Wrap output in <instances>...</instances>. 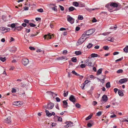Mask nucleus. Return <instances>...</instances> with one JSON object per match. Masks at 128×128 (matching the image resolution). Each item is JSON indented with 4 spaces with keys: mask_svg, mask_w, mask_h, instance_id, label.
<instances>
[{
    "mask_svg": "<svg viewBox=\"0 0 128 128\" xmlns=\"http://www.w3.org/2000/svg\"><path fill=\"white\" fill-rule=\"evenodd\" d=\"M88 38V37H86L85 35L83 34L82 36L78 41L76 43V45L78 46L82 44L86 40V39Z\"/></svg>",
    "mask_w": 128,
    "mask_h": 128,
    "instance_id": "2",
    "label": "nucleus"
},
{
    "mask_svg": "<svg viewBox=\"0 0 128 128\" xmlns=\"http://www.w3.org/2000/svg\"><path fill=\"white\" fill-rule=\"evenodd\" d=\"M59 7L62 11H63L64 10V8L63 7L60 5H59Z\"/></svg>",
    "mask_w": 128,
    "mask_h": 128,
    "instance_id": "59",
    "label": "nucleus"
},
{
    "mask_svg": "<svg viewBox=\"0 0 128 128\" xmlns=\"http://www.w3.org/2000/svg\"><path fill=\"white\" fill-rule=\"evenodd\" d=\"M76 9L73 6H70L68 8L69 12H70L73 11L74 10H76Z\"/></svg>",
    "mask_w": 128,
    "mask_h": 128,
    "instance_id": "22",
    "label": "nucleus"
},
{
    "mask_svg": "<svg viewBox=\"0 0 128 128\" xmlns=\"http://www.w3.org/2000/svg\"><path fill=\"white\" fill-rule=\"evenodd\" d=\"M22 64L24 66L27 65L29 63L28 59L26 58H23L22 61Z\"/></svg>",
    "mask_w": 128,
    "mask_h": 128,
    "instance_id": "4",
    "label": "nucleus"
},
{
    "mask_svg": "<svg viewBox=\"0 0 128 128\" xmlns=\"http://www.w3.org/2000/svg\"><path fill=\"white\" fill-rule=\"evenodd\" d=\"M56 101L58 102H60V99L58 97H56Z\"/></svg>",
    "mask_w": 128,
    "mask_h": 128,
    "instance_id": "57",
    "label": "nucleus"
},
{
    "mask_svg": "<svg viewBox=\"0 0 128 128\" xmlns=\"http://www.w3.org/2000/svg\"><path fill=\"white\" fill-rule=\"evenodd\" d=\"M90 81L88 80H86L83 83V84H84L85 85L86 84L88 83V82H90Z\"/></svg>",
    "mask_w": 128,
    "mask_h": 128,
    "instance_id": "43",
    "label": "nucleus"
},
{
    "mask_svg": "<svg viewBox=\"0 0 128 128\" xmlns=\"http://www.w3.org/2000/svg\"><path fill=\"white\" fill-rule=\"evenodd\" d=\"M67 17H69L67 19L68 21L72 24H73L74 22V19L69 15L67 16Z\"/></svg>",
    "mask_w": 128,
    "mask_h": 128,
    "instance_id": "5",
    "label": "nucleus"
},
{
    "mask_svg": "<svg viewBox=\"0 0 128 128\" xmlns=\"http://www.w3.org/2000/svg\"><path fill=\"white\" fill-rule=\"evenodd\" d=\"M102 112L101 111L99 112L96 114V115L98 116H100L101 115Z\"/></svg>",
    "mask_w": 128,
    "mask_h": 128,
    "instance_id": "46",
    "label": "nucleus"
},
{
    "mask_svg": "<svg viewBox=\"0 0 128 128\" xmlns=\"http://www.w3.org/2000/svg\"><path fill=\"white\" fill-rule=\"evenodd\" d=\"M101 100L104 102H106L108 100V97L106 95H104L102 96Z\"/></svg>",
    "mask_w": 128,
    "mask_h": 128,
    "instance_id": "14",
    "label": "nucleus"
},
{
    "mask_svg": "<svg viewBox=\"0 0 128 128\" xmlns=\"http://www.w3.org/2000/svg\"><path fill=\"white\" fill-rule=\"evenodd\" d=\"M75 54L76 55H81L82 54V52L80 51H76L75 52Z\"/></svg>",
    "mask_w": 128,
    "mask_h": 128,
    "instance_id": "24",
    "label": "nucleus"
},
{
    "mask_svg": "<svg viewBox=\"0 0 128 128\" xmlns=\"http://www.w3.org/2000/svg\"><path fill=\"white\" fill-rule=\"evenodd\" d=\"M68 51L66 50H64L63 51L62 53L64 54H67Z\"/></svg>",
    "mask_w": 128,
    "mask_h": 128,
    "instance_id": "56",
    "label": "nucleus"
},
{
    "mask_svg": "<svg viewBox=\"0 0 128 128\" xmlns=\"http://www.w3.org/2000/svg\"><path fill=\"white\" fill-rule=\"evenodd\" d=\"M16 28H17V30L18 31H21L23 28V27L21 26H18V25H16Z\"/></svg>",
    "mask_w": 128,
    "mask_h": 128,
    "instance_id": "21",
    "label": "nucleus"
},
{
    "mask_svg": "<svg viewBox=\"0 0 128 128\" xmlns=\"http://www.w3.org/2000/svg\"><path fill=\"white\" fill-rule=\"evenodd\" d=\"M93 124H91L90 123H88L87 124V126L88 127H90L92 126Z\"/></svg>",
    "mask_w": 128,
    "mask_h": 128,
    "instance_id": "52",
    "label": "nucleus"
},
{
    "mask_svg": "<svg viewBox=\"0 0 128 128\" xmlns=\"http://www.w3.org/2000/svg\"><path fill=\"white\" fill-rule=\"evenodd\" d=\"M76 106L78 108H80V107L81 106L78 103H76L75 104Z\"/></svg>",
    "mask_w": 128,
    "mask_h": 128,
    "instance_id": "41",
    "label": "nucleus"
},
{
    "mask_svg": "<svg viewBox=\"0 0 128 128\" xmlns=\"http://www.w3.org/2000/svg\"><path fill=\"white\" fill-rule=\"evenodd\" d=\"M110 32H105L103 33L102 34L104 36H106L109 34Z\"/></svg>",
    "mask_w": 128,
    "mask_h": 128,
    "instance_id": "50",
    "label": "nucleus"
},
{
    "mask_svg": "<svg viewBox=\"0 0 128 128\" xmlns=\"http://www.w3.org/2000/svg\"><path fill=\"white\" fill-rule=\"evenodd\" d=\"M54 106V104L53 103L50 102L48 104L47 106V108L49 110L52 109L53 108Z\"/></svg>",
    "mask_w": 128,
    "mask_h": 128,
    "instance_id": "6",
    "label": "nucleus"
},
{
    "mask_svg": "<svg viewBox=\"0 0 128 128\" xmlns=\"http://www.w3.org/2000/svg\"><path fill=\"white\" fill-rule=\"evenodd\" d=\"M63 106L64 108H66L68 106V103L66 100H64L63 102Z\"/></svg>",
    "mask_w": 128,
    "mask_h": 128,
    "instance_id": "15",
    "label": "nucleus"
},
{
    "mask_svg": "<svg viewBox=\"0 0 128 128\" xmlns=\"http://www.w3.org/2000/svg\"><path fill=\"white\" fill-rule=\"evenodd\" d=\"M16 48H13L10 50V51L12 52H15L16 51Z\"/></svg>",
    "mask_w": 128,
    "mask_h": 128,
    "instance_id": "30",
    "label": "nucleus"
},
{
    "mask_svg": "<svg viewBox=\"0 0 128 128\" xmlns=\"http://www.w3.org/2000/svg\"><path fill=\"white\" fill-rule=\"evenodd\" d=\"M119 5V3H116L114 2H110L108 4L106 5L105 7L108 8V10L110 12H112L113 10L110 8L113 7L114 8H117Z\"/></svg>",
    "mask_w": 128,
    "mask_h": 128,
    "instance_id": "1",
    "label": "nucleus"
},
{
    "mask_svg": "<svg viewBox=\"0 0 128 128\" xmlns=\"http://www.w3.org/2000/svg\"><path fill=\"white\" fill-rule=\"evenodd\" d=\"M103 48L105 50H108L109 49V48L108 46H104L103 47Z\"/></svg>",
    "mask_w": 128,
    "mask_h": 128,
    "instance_id": "39",
    "label": "nucleus"
},
{
    "mask_svg": "<svg viewBox=\"0 0 128 128\" xmlns=\"http://www.w3.org/2000/svg\"><path fill=\"white\" fill-rule=\"evenodd\" d=\"M110 87V82H107L106 84V87L107 88H109Z\"/></svg>",
    "mask_w": 128,
    "mask_h": 128,
    "instance_id": "31",
    "label": "nucleus"
},
{
    "mask_svg": "<svg viewBox=\"0 0 128 128\" xmlns=\"http://www.w3.org/2000/svg\"><path fill=\"white\" fill-rule=\"evenodd\" d=\"M38 11L40 12H43L44 10L40 8L38 10Z\"/></svg>",
    "mask_w": 128,
    "mask_h": 128,
    "instance_id": "47",
    "label": "nucleus"
},
{
    "mask_svg": "<svg viewBox=\"0 0 128 128\" xmlns=\"http://www.w3.org/2000/svg\"><path fill=\"white\" fill-rule=\"evenodd\" d=\"M47 93H49V94H52V96H53V94H55L53 92H51V91H49V92H47Z\"/></svg>",
    "mask_w": 128,
    "mask_h": 128,
    "instance_id": "58",
    "label": "nucleus"
},
{
    "mask_svg": "<svg viewBox=\"0 0 128 128\" xmlns=\"http://www.w3.org/2000/svg\"><path fill=\"white\" fill-rule=\"evenodd\" d=\"M83 16L81 15H79L78 16V20H82L83 19Z\"/></svg>",
    "mask_w": 128,
    "mask_h": 128,
    "instance_id": "34",
    "label": "nucleus"
},
{
    "mask_svg": "<svg viewBox=\"0 0 128 128\" xmlns=\"http://www.w3.org/2000/svg\"><path fill=\"white\" fill-rule=\"evenodd\" d=\"M16 92V90L14 88H12V93Z\"/></svg>",
    "mask_w": 128,
    "mask_h": 128,
    "instance_id": "51",
    "label": "nucleus"
},
{
    "mask_svg": "<svg viewBox=\"0 0 128 128\" xmlns=\"http://www.w3.org/2000/svg\"><path fill=\"white\" fill-rule=\"evenodd\" d=\"M57 120L60 121V122H62V118L58 116V118H57Z\"/></svg>",
    "mask_w": 128,
    "mask_h": 128,
    "instance_id": "44",
    "label": "nucleus"
},
{
    "mask_svg": "<svg viewBox=\"0 0 128 128\" xmlns=\"http://www.w3.org/2000/svg\"><path fill=\"white\" fill-rule=\"evenodd\" d=\"M29 25L31 27H34L36 26V25L32 23H30L29 24V25H28L27 26L28 27Z\"/></svg>",
    "mask_w": 128,
    "mask_h": 128,
    "instance_id": "28",
    "label": "nucleus"
},
{
    "mask_svg": "<svg viewBox=\"0 0 128 128\" xmlns=\"http://www.w3.org/2000/svg\"><path fill=\"white\" fill-rule=\"evenodd\" d=\"M123 72V70L122 69H120L116 72V73L118 74H120L122 73Z\"/></svg>",
    "mask_w": 128,
    "mask_h": 128,
    "instance_id": "37",
    "label": "nucleus"
},
{
    "mask_svg": "<svg viewBox=\"0 0 128 128\" xmlns=\"http://www.w3.org/2000/svg\"><path fill=\"white\" fill-rule=\"evenodd\" d=\"M86 65L84 64H82L80 65V67L82 68H85L86 67Z\"/></svg>",
    "mask_w": 128,
    "mask_h": 128,
    "instance_id": "53",
    "label": "nucleus"
},
{
    "mask_svg": "<svg viewBox=\"0 0 128 128\" xmlns=\"http://www.w3.org/2000/svg\"><path fill=\"white\" fill-rule=\"evenodd\" d=\"M63 59H65L66 60H67V58L64 56L56 58L57 60H63Z\"/></svg>",
    "mask_w": 128,
    "mask_h": 128,
    "instance_id": "16",
    "label": "nucleus"
},
{
    "mask_svg": "<svg viewBox=\"0 0 128 128\" xmlns=\"http://www.w3.org/2000/svg\"><path fill=\"white\" fill-rule=\"evenodd\" d=\"M102 69L101 68L100 69L98 70L97 72V75H99L101 73L102 71Z\"/></svg>",
    "mask_w": 128,
    "mask_h": 128,
    "instance_id": "27",
    "label": "nucleus"
},
{
    "mask_svg": "<svg viewBox=\"0 0 128 128\" xmlns=\"http://www.w3.org/2000/svg\"><path fill=\"white\" fill-rule=\"evenodd\" d=\"M10 30V28H6L4 27H1L0 28V31L1 30L4 31L6 32L9 31Z\"/></svg>",
    "mask_w": 128,
    "mask_h": 128,
    "instance_id": "7",
    "label": "nucleus"
},
{
    "mask_svg": "<svg viewBox=\"0 0 128 128\" xmlns=\"http://www.w3.org/2000/svg\"><path fill=\"white\" fill-rule=\"evenodd\" d=\"M92 104L94 106H95L97 104V102L96 101H94L92 102Z\"/></svg>",
    "mask_w": 128,
    "mask_h": 128,
    "instance_id": "63",
    "label": "nucleus"
},
{
    "mask_svg": "<svg viewBox=\"0 0 128 128\" xmlns=\"http://www.w3.org/2000/svg\"><path fill=\"white\" fill-rule=\"evenodd\" d=\"M100 47V46L98 45H96L94 47V48L96 49H98Z\"/></svg>",
    "mask_w": 128,
    "mask_h": 128,
    "instance_id": "64",
    "label": "nucleus"
},
{
    "mask_svg": "<svg viewBox=\"0 0 128 128\" xmlns=\"http://www.w3.org/2000/svg\"><path fill=\"white\" fill-rule=\"evenodd\" d=\"M105 78H106L104 77V78L103 79H99V80H100V82L103 83L104 82V80Z\"/></svg>",
    "mask_w": 128,
    "mask_h": 128,
    "instance_id": "42",
    "label": "nucleus"
},
{
    "mask_svg": "<svg viewBox=\"0 0 128 128\" xmlns=\"http://www.w3.org/2000/svg\"><path fill=\"white\" fill-rule=\"evenodd\" d=\"M45 112L46 113V115L48 117H50L52 115V113H50L49 111L47 110H46Z\"/></svg>",
    "mask_w": 128,
    "mask_h": 128,
    "instance_id": "20",
    "label": "nucleus"
},
{
    "mask_svg": "<svg viewBox=\"0 0 128 128\" xmlns=\"http://www.w3.org/2000/svg\"><path fill=\"white\" fill-rule=\"evenodd\" d=\"M94 29H91L85 32L83 34L85 35L86 37H87V36L91 35L94 32Z\"/></svg>",
    "mask_w": 128,
    "mask_h": 128,
    "instance_id": "3",
    "label": "nucleus"
},
{
    "mask_svg": "<svg viewBox=\"0 0 128 128\" xmlns=\"http://www.w3.org/2000/svg\"><path fill=\"white\" fill-rule=\"evenodd\" d=\"M91 56L92 58H94L96 57H100V56L98 55V54H95V53H92V54L91 55Z\"/></svg>",
    "mask_w": 128,
    "mask_h": 128,
    "instance_id": "19",
    "label": "nucleus"
},
{
    "mask_svg": "<svg viewBox=\"0 0 128 128\" xmlns=\"http://www.w3.org/2000/svg\"><path fill=\"white\" fill-rule=\"evenodd\" d=\"M18 24V23H16V24L13 23L10 25V27L12 28H14L16 26V25Z\"/></svg>",
    "mask_w": 128,
    "mask_h": 128,
    "instance_id": "25",
    "label": "nucleus"
},
{
    "mask_svg": "<svg viewBox=\"0 0 128 128\" xmlns=\"http://www.w3.org/2000/svg\"><path fill=\"white\" fill-rule=\"evenodd\" d=\"M2 19L4 21H6V17L4 15H3L2 16Z\"/></svg>",
    "mask_w": 128,
    "mask_h": 128,
    "instance_id": "40",
    "label": "nucleus"
},
{
    "mask_svg": "<svg viewBox=\"0 0 128 128\" xmlns=\"http://www.w3.org/2000/svg\"><path fill=\"white\" fill-rule=\"evenodd\" d=\"M69 100L74 104L76 101V99L74 96L71 95L69 98Z\"/></svg>",
    "mask_w": 128,
    "mask_h": 128,
    "instance_id": "8",
    "label": "nucleus"
},
{
    "mask_svg": "<svg viewBox=\"0 0 128 128\" xmlns=\"http://www.w3.org/2000/svg\"><path fill=\"white\" fill-rule=\"evenodd\" d=\"M11 122V119L10 117L7 118L5 121V122L8 124L10 123Z\"/></svg>",
    "mask_w": 128,
    "mask_h": 128,
    "instance_id": "12",
    "label": "nucleus"
},
{
    "mask_svg": "<svg viewBox=\"0 0 128 128\" xmlns=\"http://www.w3.org/2000/svg\"><path fill=\"white\" fill-rule=\"evenodd\" d=\"M71 59L72 61L73 62H75L77 61V60L76 57H73Z\"/></svg>",
    "mask_w": 128,
    "mask_h": 128,
    "instance_id": "35",
    "label": "nucleus"
},
{
    "mask_svg": "<svg viewBox=\"0 0 128 128\" xmlns=\"http://www.w3.org/2000/svg\"><path fill=\"white\" fill-rule=\"evenodd\" d=\"M97 20L95 18H94L92 20V22H97Z\"/></svg>",
    "mask_w": 128,
    "mask_h": 128,
    "instance_id": "60",
    "label": "nucleus"
},
{
    "mask_svg": "<svg viewBox=\"0 0 128 128\" xmlns=\"http://www.w3.org/2000/svg\"><path fill=\"white\" fill-rule=\"evenodd\" d=\"M72 4L75 6L77 7L79 5V4L76 2H73Z\"/></svg>",
    "mask_w": 128,
    "mask_h": 128,
    "instance_id": "26",
    "label": "nucleus"
},
{
    "mask_svg": "<svg viewBox=\"0 0 128 128\" xmlns=\"http://www.w3.org/2000/svg\"><path fill=\"white\" fill-rule=\"evenodd\" d=\"M127 81L126 78H124L120 80H119V82L121 84H122L126 82Z\"/></svg>",
    "mask_w": 128,
    "mask_h": 128,
    "instance_id": "13",
    "label": "nucleus"
},
{
    "mask_svg": "<svg viewBox=\"0 0 128 128\" xmlns=\"http://www.w3.org/2000/svg\"><path fill=\"white\" fill-rule=\"evenodd\" d=\"M118 93L119 95L120 96H123L124 95L123 92L120 90H118Z\"/></svg>",
    "mask_w": 128,
    "mask_h": 128,
    "instance_id": "23",
    "label": "nucleus"
},
{
    "mask_svg": "<svg viewBox=\"0 0 128 128\" xmlns=\"http://www.w3.org/2000/svg\"><path fill=\"white\" fill-rule=\"evenodd\" d=\"M24 22L26 23H27V24L29 23V21L28 20H27V19L24 20Z\"/></svg>",
    "mask_w": 128,
    "mask_h": 128,
    "instance_id": "48",
    "label": "nucleus"
},
{
    "mask_svg": "<svg viewBox=\"0 0 128 128\" xmlns=\"http://www.w3.org/2000/svg\"><path fill=\"white\" fill-rule=\"evenodd\" d=\"M92 116V114H90L88 117H87L86 118V120H89L91 118Z\"/></svg>",
    "mask_w": 128,
    "mask_h": 128,
    "instance_id": "29",
    "label": "nucleus"
},
{
    "mask_svg": "<svg viewBox=\"0 0 128 128\" xmlns=\"http://www.w3.org/2000/svg\"><path fill=\"white\" fill-rule=\"evenodd\" d=\"M72 72L76 76H79V79L80 80H82L84 77V76H80L79 74H78L74 70H73L72 71Z\"/></svg>",
    "mask_w": 128,
    "mask_h": 128,
    "instance_id": "10",
    "label": "nucleus"
},
{
    "mask_svg": "<svg viewBox=\"0 0 128 128\" xmlns=\"http://www.w3.org/2000/svg\"><path fill=\"white\" fill-rule=\"evenodd\" d=\"M29 48L30 50H35V48H34L32 46H30Z\"/></svg>",
    "mask_w": 128,
    "mask_h": 128,
    "instance_id": "54",
    "label": "nucleus"
},
{
    "mask_svg": "<svg viewBox=\"0 0 128 128\" xmlns=\"http://www.w3.org/2000/svg\"><path fill=\"white\" fill-rule=\"evenodd\" d=\"M66 124L65 126L66 128H68L69 126H73V123L71 122H66Z\"/></svg>",
    "mask_w": 128,
    "mask_h": 128,
    "instance_id": "9",
    "label": "nucleus"
},
{
    "mask_svg": "<svg viewBox=\"0 0 128 128\" xmlns=\"http://www.w3.org/2000/svg\"><path fill=\"white\" fill-rule=\"evenodd\" d=\"M58 116H57L56 115L54 116V120H57V118H58Z\"/></svg>",
    "mask_w": 128,
    "mask_h": 128,
    "instance_id": "55",
    "label": "nucleus"
},
{
    "mask_svg": "<svg viewBox=\"0 0 128 128\" xmlns=\"http://www.w3.org/2000/svg\"><path fill=\"white\" fill-rule=\"evenodd\" d=\"M20 103H21V102L20 101L14 102H13V104L14 105L17 106H19L20 105Z\"/></svg>",
    "mask_w": 128,
    "mask_h": 128,
    "instance_id": "18",
    "label": "nucleus"
},
{
    "mask_svg": "<svg viewBox=\"0 0 128 128\" xmlns=\"http://www.w3.org/2000/svg\"><path fill=\"white\" fill-rule=\"evenodd\" d=\"M92 46L93 44H92L89 43L87 46V48L89 49L92 47Z\"/></svg>",
    "mask_w": 128,
    "mask_h": 128,
    "instance_id": "33",
    "label": "nucleus"
},
{
    "mask_svg": "<svg viewBox=\"0 0 128 128\" xmlns=\"http://www.w3.org/2000/svg\"><path fill=\"white\" fill-rule=\"evenodd\" d=\"M52 36L50 34V33L48 34L45 35L44 36V37L45 38H46L47 39H51L52 38Z\"/></svg>",
    "mask_w": 128,
    "mask_h": 128,
    "instance_id": "17",
    "label": "nucleus"
},
{
    "mask_svg": "<svg viewBox=\"0 0 128 128\" xmlns=\"http://www.w3.org/2000/svg\"><path fill=\"white\" fill-rule=\"evenodd\" d=\"M124 51L126 52H128V46H126L124 49Z\"/></svg>",
    "mask_w": 128,
    "mask_h": 128,
    "instance_id": "32",
    "label": "nucleus"
},
{
    "mask_svg": "<svg viewBox=\"0 0 128 128\" xmlns=\"http://www.w3.org/2000/svg\"><path fill=\"white\" fill-rule=\"evenodd\" d=\"M0 60L4 62L6 60V58L4 57V58L1 57L0 58Z\"/></svg>",
    "mask_w": 128,
    "mask_h": 128,
    "instance_id": "38",
    "label": "nucleus"
},
{
    "mask_svg": "<svg viewBox=\"0 0 128 128\" xmlns=\"http://www.w3.org/2000/svg\"><path fill=\"white\" fill-rule=\"evenodd\" d=\"M86 65L88 66H92V63L89 60L87 59L84 62Z\"/></svg>",
    "mask_w": 128,
    "mask_h": 128,
    "instance_id": "11",
    "label": "nucleus"
},
{
    "mask_svg": "<svg viewBox=\"0 0 128 128\" xmlns=\"http://www.w3.org/2000/svg\"><path fill=\"white\" fill-rule=\"evenodd\" d=\"M66 91H64V97H66L68 96V91H67L66 92H65Z\"/></svg>",
    "mask_w": 128,
    "mask_h": 128,
    "instance_id": "36",
    "label": "nucleus"
},
{
    "mask_svg": "<svg viewBox=\"0 0 128 128\" xmlns=\"http://www.w3.org/2000/svg\"><path fill=\"white\" fill-rule=\"evenodd\" d=\"M107 40L108 41H110L111 42H113L114 41V39L112 38H108L107 39Z\"/></svg>",
    "mask_w": 128,
    "mask_h": 128,
    "instance_id": "45",
    "label": "nucleus"
},
{
    "mask_svg": "<svg viewBox=\"0 0 128 128\" xmlns=\"http://www.w3.org/2000/svg\"><path fill=\"white\" fill-rule=\"evenodd\" d=\"M55 107L56 109H58V110H60V108L58 106V104H57L55 106Z\"/></svg>",
    "mask_w": 128,
    "mask_h": 128,
    "instance_id": "62",
    "label": "nucleus"
},
{
    "mask_svg": "<svg viewBox=\"0 0 128 128\" xmlns=\"http://www.w3.org/2000/svg\"><path fill=\"white\" fill-rule=\"evenodd\" d=\"M123 59V57H122L121 58L116 60L115 61L116 62L120 61L122 60Z\"/></svg>",
    "mask_w": 128,
    "mask_h": 128,
    "instance_id": "49",
    "label": "nucleus"
},
{
    "mask_svg": "<svg viewBox=\"0 0 128 128\" xmlns=\"http://www.w3.org/2000/svg\"><path fill=\"white\" fill-rule=\"evenodd\" d=\"M22 25L24 27H25L27 26V24L25 23H23L22 24Z\"/></svg>",
    "mask_w": 128,
    "mask_h": 128,
    "instance_id": "61",
    "label": "nucleus"
}]
</instances>
